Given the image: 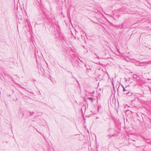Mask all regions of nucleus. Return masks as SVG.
I'll list each match as a JSON object with an SVG mask.
<instances>
[{
    "label": "nucleus",
    "mask_w": 151,
    "mask_h": 151,
    "mask_svg": "<svg viewBox=\"0 0 151 151\" xmlns=\"http://www.w3.org/2000/svg\"><path fill=\"white\" fill-rule=\"evenodd\" d=\"M76 81H77V82L78 83V81H77L76 79Z\"/></svg>",
    "instance_id": "1a4fd4ad"
},
{
    "label": "nucleus",
    "mask_w": 151,
    "mask_h": 151,
    "mask_svg": "<svg viewBox=\"0 0 151 151\" xmlns=\"http://www.w3.org/2000/svg\"><path fill=\"white\" fill-rule=\"evenodd\" d=\"M87 70H91V68H87Z\"/></svg>",
    "instance_id": "0eeeda50"
},
{
    "label": "nucleus",
    "mask_w": 151,
    "mask_h": 151,
    "mask_svg": "<svg viewBox=\"0 0 151 151\" xmlns=\"http://www.w3.org/2000/svg\"><path fill=\"white\" fill-rule=\"evenodd\" d=\"M30 112V116H31L32 115V114H31V112Z\"/></svg>",
    "instance_id": "6e6552de"
},
{
    "label": "nucleus",
    "mask_w": 151,
    "mask_h": 151,
    "mask_svg": "<svg viewBox=\"0 0 151 151\" xmlns=\"http://www.w3.org/2000/svg\"><path fill=\"white\" fill-rule=\"evenodd\" d=\"M95 55H96V56H97V58L98 59H99V56H97L96 54V53H95Z\"/></svg>",
    "instance_id": "423d86ee"
},
{
    "label": "nucleus",
    "mask_w": 151,
    "mask_h": 151,
    "mask_svg": "<svg viewBox=\"0 0 151 151\" xmlns=\"http://www.w3.org/2000/svg\"><path fill=\"white\" fill-rule=\"evenodd\" d=\"M114 136V134H112L111 136L110 135H108V136L109 137H111V136Z\"/></svg>",
    "instance_id": "39448f33"
},
{
    "label": "nucleus",
    "mask_w": 151,
    "mask_h": 151,
    "mask_svg": "<svg viewBox=\"0 0 151 151\" xmlns=\"http://www.w3.org/2000/svg\"><path fill=\"white\" fill-rule=\"evenodd\" d=\"M112 128H109L108 130V132H109L110 131V130H112Z\"/></svg>",
    "instance_id": "20e7f679"
},
{
    "label": "nucleus",
    "mask_w": 151,
    "mask_h": 151,
    "mask_svg": "<svg viewBox=\"0 0 151 151\" xmlns=\"http://www.w3.org/2000/svg\"><path fill=\"white\" fill-rule=\"evenodd\" d=\"M124 92V93L126 94H128L129 93V92L127 90H126L125 92Z\"/></svg>",
    "instance_id": "f03ea898"
},
{
    "label": "nucleus",
    "mask_w": 151,
    "mask_h": 151,
    "mask_svg": "<svg viewBox=\"0 0 151 151\" xmlns=\"http://www.w3.org/2000/svg\"><path fill=\"white\" fill-rule=\"evenodd\" d=\"M122 86V87H123V86H123L121 85Z\"/></svg>",
    "instance_id": "9d476101"
},
{
    "label": "nucleus",
    "mask_w": 151,
    "mask_h": 151,
    "mask_svg": "<svg viewBox=\"0 0 151 151\" xmlns=\"http://www.w3.org/2000/svg\"><path fill=\"white\" fill-rule=\"evenodd\" d=\"M123 91L125 92L127 90L125 89V88H124V86H123Z\"/></svg>",
    "instance_id": "7ed1b4c3"
},
{
    "label": "nucleus",
    "mask_w": 151,
    "mask_h": 151,
    "mask_svg": "<svg viewBox=\"0 0 151 151\" xmlns=\"http://www.w3.org/2000/svg\"><path fill=\"white\" fill-rule=\"evenodd\" d=\"M87 99H88L89 101H91V103H92L94 100V99L92 97H88Z\"/></svg>",
    "instance_id": "f257e3e1"
}]
</instances>
